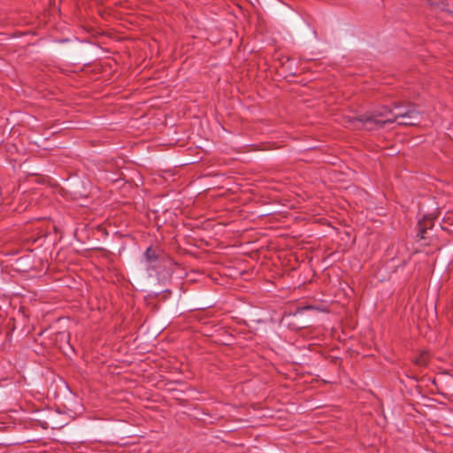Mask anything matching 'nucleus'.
<instances>
[{"mask_svg": "<svg viewBox=\"0 0 453 453\" xmlns=\"http://www.w3.org/2000/svg\"><path fill=\"white\" fill-rule=\"evenodd\" d=\"M398 119H401L398 122L399 125H416L417 121L420 119V113L414 107L403 111L400 104H395L394 110L384 107L383 110L375 111L372 114L362 115L358 118H349L347 121L349 127L372 130L382 127L386 123H393Z\"/></svg>", "mask_w": 453, "mask_h": 453, "instance_id": "f257e3e1", "label": "nucleus"}, {"mask_svg": "<svg viewBox=\"0 0 453 453\" xmlns=\"http://www.w3.org/2000/svg\"><path fill=\"white\" fill-rule=\"evenodd\" d=\"M416 364L419 366H424L427 364V355L426 353L419 355L415 360Z\"/></svg>", "mask_w": 453, "mask_h": 453, "instance_id": "f03ea898", "label": "nucleus"}, {"mask_svg": "<svg viewBox=\"0 0 453 453\" xmlns=\"http://www.w3.org/2000/svg\"><path fill=\"white\" fill-rule=\"evenodd\" d=\"M426 226H427L426 220H425L424 223H420L419 224V228H420L419 235H420L421 239H425L426 238L425 234L426 233Z\"/></svg>", "mask_w": 453, "mask_h": 453, "instance_id": "7ed1b4c3", "label": "nucleus"}, {"mask_svg": "<svg viewBox=\"0 0 453 453\" xmlns=\"http://www.w3.org/2000/svg\"><path fill=\"white\" fill-rule=\"evenodd\" d=\"M145 256H146V258L148 260H151L155 257V254H154V251H152L151 249H148L146 250Z\"/></svg>", "mask_w": 453, "mask_h": 453, "instance_id": "20e7f679", "label": "nucleus"}]
</instances>
